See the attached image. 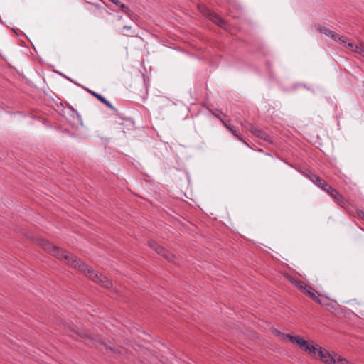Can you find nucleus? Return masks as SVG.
Wrapping results in <instances>:
<instances>
[{
	"label": "nucleus",
	"mask_w": 364,
	"mask_h": 364,
	"mask_svg": "<svg viewBox=\"0 0 364 364\" xmlns=\"http://www.w3.org/2000/svg\"><path fill=\"white\" fill-rule=\"evenodd\" d=\"M38 245L46 251L48 252L58 259H64L68 264L74 268L78 269L84 272L94 282L100 284L102 287L109 289L112 287V282L108 278L102 274L95 272L88 267L80 259L75 258L73 255L62 250L44 239L37 240Z\"/></svg>",
	"instance_id": "1"
},
{
	"label": "nucleus",
	"mask_w": 364,
	"mask_h": 364,
	"mask_svg": "<svg viewBox=\"0 0 364 364\" xmlns=\"http://www.w3.org/2000/svg\"><path fill=\"white\" fill-rule=\"evenodd\" d=\"M299 348L311 353L312 355H317L321 360L326 364H335L338 358V354L330 353L325 348H323L318 344H313V343H296Z\"/></svg>",
	"instance_id": "2"
},
{
	"label": "nucleus",
	"mask_w": 364,
	"mask_h": 364,
	"mask_svg": "<svg viewBox=\"0 0 364 364\" xmlns=\"http://www.w3.org/2000/svg\"><path fill=\"white\" fill-rule=\"evenodd\" d=\"M56 324L63 329L65 330H70L71 331L78 334L81 338L85 339H89L92 341H97L98 339L97 335L87 331L85 329L80 330L78 331V328L75 326H70L69 323H66L60 318H56L55 321Z\"/></svg>",
	"instance_id": "3"
},
{
	"label": "nucleus",
	"mask_w": 364,
	"mask_h": 364,
	"mask_svg": "<svg viewBox=\"0 0 364 364\" xmlns=\"http://www.w3.org/2000/svg\"><path fill=\"white\" fill-rule=\"evenodd\" d=\"M242 126L247 128L251 133H252L257 137H259L267 142H272L271 136L266 132L255 127L251 124L245 125V124L242 123Z\"/></svg>",
	"instance_id": "4"
},
{
	"label": "nucleus",
	"mask_w": 364,
	"mask_h": 364,
	"mask_svg": "<svg viewBox=\"0 0 364 364\" xmlns=\"http://www.w3.org/2000/svg\"><path fill=\"white\" fill-rule=\"evenodd\" d=\"M149 246L154 250L157 254L161 255L166 259L173 262L175 256L168 250H165L163 247L160 246L154 241H149Z\"/></svg>",
	"instance_id": "5"
},
{
	"label": "nucleus",
	"mask_w": 364,
	"mask_h": 364,
	"mask_svg": "<svg viewBox=\"0 0 364 364\" xmlns=\"http://www.w3.org/2000/svg\"><path fill=\"white\" fill-rule=\"evenodd\" d=\"M333 199V200L340 206L345 207L347 204L346 200L336 189L333 188L330 185L323 190Z\"/></svg>",
	"instance_id": "6"
},
{
	"label": "nucleus",
	"mask_w": 364,
	"mask_h": 364,
	"mask_svg": "<svg viewBox=\"0 0 364 364\" xmlns=\"http://www.w3.org/2000/svg\"><path fill=\"white\" fill-rule=\"evenodd\" d=\"M271 332L275 335L278 339L285 341L286 340H289V341H307L306 339L301 337V336H292L291 334H286L280 332L279 331L275 328H271Z\"/></svg>",
	"instance_id": "7"
},
{
	"label": "nucleus",
	"mask_w": 364,
	"mask_h": 364,
	"mask_svg": "<svg viewBox=\"0 0 364 364\" xmlns=\"http://www.w3.org/2000/svg\"><path fill=\"white\" fill-rule=\"evenodd\" d=\"M318 31L320 33L326 35V36H328V37L331 38L332 39H333L336 41H339L343 44H346L347 43V38H344L343 36H340L338 33H336L334 31L328 29V28H326L324 26H320L318 28Z\"/></svg>",
	"instance_id": "8"
},
{
	"label": "nucleus",
	"mask_w": 364,
	"mask_h": 364,
	"mask_svg": "<svg viewBox=\"0 0 364 364\" xmlns=\"http://www.w3.org/2000/svg\"><path fill=\"white\" fill-rule=\"evenodd\" d=\"M205 9V14L210 21H212L213 23H215V24L220 27H223L225 25V21L221 17H220L217 14L214 13L213 11H211L209 9Z\"/></svg>",
	"instance_id": "9"
},
{
	"label": "nucleus",
	"mask_w": 364,
	"mask_h": 364,
	"mask_svg": "<svg viewBox=\"0 0 364 364\" xmlns=\"http://www.w3.org/2000/svg\"><path fill=\"white\" fill-rule=\"evenodd\" d=\"M309 178L315 185L321 188L322 190H324L328 185L324 180L316 174L311 173L309 175Z\"/></svg>",
	"instance_id": "10"
},
{
	"label": "nucleus",
	"mask_w": 364,
	"mask_h": 364,
	"mask_svg": "<svg viewBox=\"0 0 364 364\" xmlns=\"http://www.w3.org/2000/svg\"><path fill=\"white\" fill-rule=\"evenodd\" d=\"M119 9L124 13L132 21H136L138 16L132 10H131L128 6L123 3H120L119 5Z\"/></svg>",
	"instance_id": "11"
},
{
	"label": "nucleus",
	"mask_w": 364,
	"mask_h": 364,
	"mask_svg": "<svg viewBox=\"0 0 364 364\" xmlns=\"http://www.w3.org/2000/svg\"><path fill=\"white\" fill-rule=\"evenodd\" d=\"M289 281L298 289H299L302 293H304L306 290V288L308 287L307 284H306L303 281L297 278L289 277Z\"/></svg>",
	"instance_id": "12"
},
{
	"label": "nucleus",
	"mask_w": 364,
	"mask_h": 364,
	"mask_svg": "<svg viewBox=\"0 0 364 364\" xmlns=\"http://www.w3.org/2000/svg\"><path fill=\"white\" fill-rule=\"evenodd\" d=\"M87 91L95 97L98 100H100L102 103H103L105 105H106L107 107H109L111 109H115L114 107L112 106V105L102 95H100L99 93H97L90 89H87Z\"/></svg>",
	"instance_id": "13"
},
{
	"label": "nucleus",
	"mask_w": 364,
	"mask_h": 364,
	"mask_svg": "<svg viewBox=\"0 0 364 364\" xmlns=\"http://www.w3.org/2000/svg\"><path fill=\"white\" fill-rule=\"evenodd\" d=\"M347 47L350 48L353 52L360 55L364 58V43H360L358 45H354L352 43H348Z\"/></svg>",
	"instance_id": "14"
},
{
	"label": "nucleus",
	"mask_w": 364,
	"mask_h": 364,
	"mask_svg": "<svg viewBox=\"0 0 364 364\" xmlns=\"http://www.w3.org/2000/svg\"><path fill=\"white\" fill-rule=\"evenodd\" d=\"M228 130L235 137H237L240 141L245 144L246 146H249L248 144L242 139V136L239 133V132L234 128L233 126H230L228 127Z\"/></svg>",
	"instance_id": "15"
},
{
	"label": "nucleus",
	"mask_w": 364,
	"mask_h": 364,
	"mask_svg": "<svg viewBox=\"0 0 364 364\" xmlns=\"http://www.w3.org/2000/svg\"><path fill=\"white\" fill-rule=\"evenodd\" d=\"M304 294H306L314 301H316V298L318 294V292L314 289H313L311 287H309V286H308V287L306 288V290L304 292Z\"/></svg>",
	"instance_id": "16"
},
{
	"label": "nucleus",
	"mask_w": 364,
	"mask_h": 364,
	"mask_svg": "<svg viewBox=\"0 0 364 364\" xmlns=\"http://www.w3.org/2000/svg\"><path fill=\"white\" fill-rule=\"evenodd\" d=\"M316 301L321 305L329 304V299L325 296L321 295L320 294H318Z\"/></svg>",
	"instance_id": "17"
},
{
	"label": "nucleus",
	"mask_w": 364,
	"mask_h": 364,
	"mask_svg": "<svg viewBox=\"0 0 364 364\" xmlns=\"http://www.w3.org/2000/svg\"><path fill=\"white\" fill-rule=\"evenodd\" d=\"M123 34L127 36H134V31L132 30V27L129 26H124L123 27Z\"/></svg>",
	"instance_id": "18"
},
{
	"label": "nucleus",
	"mask_w": 364,
	"mask_h": 364,
	"mask_svg": "<svg viewBox=\"0 0 364 364\" xmlns=\"http://www.w3.org/2000/svg\"><path fill=\"white\" fill-rule=\"evenodd\" d=\"M336 364H348V361L343 358L341 355H338Z\"/></svg>",
	"instance_id": "19"
},
{
	"label": "nucleus",
	"mask_w": 364,
	"mask_h": 364,
	"mask_svg": "<svg viewBox=\"0 0 364 364\" xmlns=\"http://www.w3.org/2000/svg\"><path fill=\"white\" fill-rule=\"evenodd\" d=\"M357 214L364 221V212L361 210H358Z\"/></svg>",
	"instance_id": "20"
},
{
	"label": "nucleus",
	"mask_w": 364,
	"mask_h": 364,
	"mask_svg": "<svg viewBox=\"0 0 364 364\" xmlns=\"http://www.w3.org/2000/svg\"><path fill=\"white\" fill-rule=\"evenodd\" d=\"M220 121L221 123L224 125V127L228 129V127H230L231 125L229 124L226 121L223 119L222 118H220Z\"/></svg>",
	"instance_id": "21"
},
{
	"label": "nucleus",
	"mask_w": 364,
	"mask_h": 364,
	"mask_svg": "<svg viewBox=\"0 0 364 364\" xmlns=\"http://www.w3.org/2000/svg\"><path fill=\"white\" fill-rule=\"evenodd\" d=\"M213 114L215 117H217L219 120H220V118H221V117H220V116L218 114H217V113H214V112H213Z\"/></svg>",
	"instance_id": "22"
},
{
	"label": "nucleus",
	"mask_w": 364,
	"mask_h": 364,
	"mask_svg": "<svg viewBox=\"0 0 364 364\" xmlns=\"http://www.w3.org/2000/svg\"><path fill=\"white\" fill-rule=\"evenodd\" d=\"M92 4V5H95V6H96V8H97V9L100 8V5H98V4H94V3H93V4Z\"/></svg>",
	"instance_id": "23"
}]
</instances>
